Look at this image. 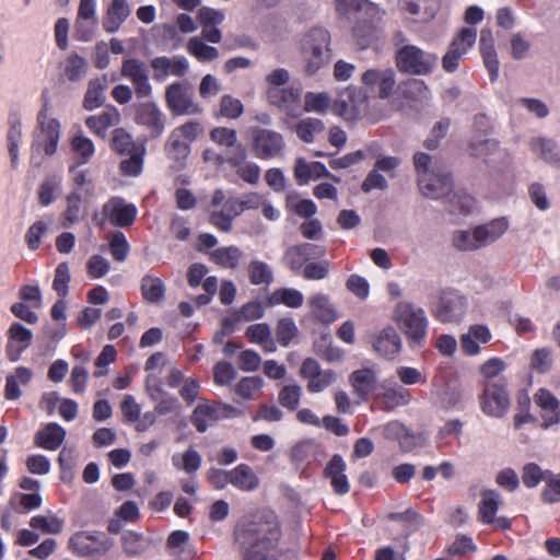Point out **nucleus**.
<instances>
[{"instance_id": "603ef678", "label": "nucleus", "mask_w": 560, "mask_h": 560, "mask_svg": "<svg viewBox=\"0 0 560 560\" xmlns=\"http://www.w3.org/2000/svg\"><path fill=\"white\" fill-rule=\"evenodd\" d=\"M88 71L86 60L75 52H72L66 62L65 74L69 81L77 82L82 80Z\"/></svg>"}, {"instance_id": "f3484780", "label": "nucleus", "mask_w": 560, "mask_h": 560, "mask_svg": "<svg viewBox=\"0 0 560 560\" xmlns=\"http://www.w3.org/2000/svg\"><path fill=\"white\" fill-rule=\"evenodd\" d=\"M266 95L270 105L280 108L292 117L299 115L302 96L301 88L290 86L267 90Z\"/></svg>"}, {"instance_id": "39448f33", "label": "nucleus", "mask_w": 560, "mask_h": 560, "mask_svg": "<svg viewBox=\"0 0 560 560\" xmlns=\"http://www.w3.org/2000/svg\"><path fill=\"white\" fill-rule=\"evenodd\" d=\"M332 112L347 120H358L369 115V95L357 86L342 90L332 102Z\"/></svg>"}, {"instance_id": "f03ea898", "label": "nucleus", "mask_w": 560, "mask_h": 560, "mask_svg": "<svg viewBox=\"0 0 560 560\" xmlns=\"http://www.w3.org/2000/svg\"><path fill=\"white\" fill-rule=\"evenodd\" d=\"M330 34L322 27H314L301 40V52L305 61V71L316 73L331 60L329 48Z\"/></svg>"}, {"instance_id": "f8f14e48", "label": "nucleus", "mask_w": 560, "mask_h": 560, "mask_svg": "<svg viewBox=\"0 0 560 560\" xmlns=\"http://www.w3.org/2000/svg\"><path fill=\"white\" fill-rule=\"evenodd\" d=\"M40 131L33 143V153L44 150L47 155H52L57 150L60 137V125L55 118L47 119V102L37 115Z\"/></svg>"}, {"instance_id": "6ab92c4d", "label": "nucleus", "mask_w": 560, "mask_h": 560, "mask_svg": "<svg viewBox=\"0 0 560 560\" xmlns=\"http://www.w3.org/2000/svg\"><path fill=\"white\" fill-rule=\"evenodd\" d=\"M136 120L149 130L151 138L160 137L164 130L165 117L153 102L141 103L137 107Z\"/></svg>"}, {"instance_id": "864d4df0", "label": "nucleus", "mask_w": 560, "mask_h": 560, "mask_svg": "<svg viewBox=\"0 0 560 560\" xmlns=\"http://www.w3.org/2000/svg\"><path fill=\"white\" fill-rule=\"evenodd\" d=\"M243 112L244 106L242 102L230 94H225L220 98L219 110L215 115L228 119H236Z\"/></svg>"}, {"instance_id": "37998d69", "label": "nucleus", "mask_w": 560, "mask_h": 560, "mask_svg": "<svg viewBox=\"0 0 560 560\" xmlns=\"http://www.w3.org/2000/svg\"><path fill=\"white\" fill-rule=\"evenodd\" d=\"M143 299L150 303H156L164 298L165 287L160 278L147 275L141 280Z\"/></svg>"}, {"instance_id": "bb28decb", "label": "nucleus", "mask_w": 560, "mask_h": 560, "mask_svg": "<svg viewBox=\"0 0 560 560\" xmlns=\"http://www.w3.org/2000/svg\"><path fill=\"white\" fill-rule=\"evenodd\" d=\"M311 315L320 323L330 324L337 319V312L328 295L316 293L308 298Z\"/></svg>"}, {"instance_id": "f704fd0d", "label": "nucleus", "mask_w": 560, "mask_h": 560, "mask_svg": "<svg viewBox=\"0 0 560 560\" xmlns=\"http://www.w3.org/2000/svg\"><path fill=\"white\" fill-rule=\"evenodd\" d=\"M112 149L119 155H130L138 150L145 151L142 144H138L125 129L117 128L113 131Z\"/></svg>"}, {"instance_id": "052dcab7", "label": "nucleus", "mask_w": 560, "mask_h": 560, "mask_svg": "<svg viewBox=\"0 0 560 560\" xmlns=\"http://www.w3.org/2000/svg\"><path fill=\"white\" fill-rule=\"evenodd\" d=\"M61 179L57 176L46 178L39 186L38 199L44 207L49 206L56 199V192L60 190Z\"/></svg>"}, {"instance_id": "79ce46f5", "label": "nucleus", "mask_w": 560, "mask_h": 560, "mask_svg": "<svg viewBox=\"0 0 560 560\" xmlns=\"http://www.w3.org/2000/svg\"><path fill=\"white\" fill-rule=\"evenodd\" d=\"M249 282L254 285H269L273 281V272L268 264L252 260L247 267Z\"/></svg>"}, {"instance_id": "a19ab883", "label": "nucleus", "mask_w": 560, "mask_h": 560, "mask_svg": "<svg viewBox=\"0 0 560 560\" xmlns=\"http://www.w3.org/2000/svg\"><path fill=\"white\" fill-rule=\"evenodd\" d=\"M532 150L539 154L547 163L556 164L560 162V154L557 143L551 139L537 138L530 141Z\"/></svg>"}, {"instance_id": "4c0bfd02", "label": "nucleus", "mask_w": 560, "mask_h": 560, "mask_svg": "<svg viewBox=\"0 0 560 560\" xmlns=\"http://www.w3.org/2000/svg\"><path fill=\"white\" fill-rule=\"evenodd\" d=\"M107 88L106 78H97L93 79L88 84V90L84 95L83 106L88 110H92L94 108L103 105L105 97L104 91Z\"/></svg>"}, {"instance_id": "c9c22d12", "label": "nucleus", "mask_w": 560, "mask_h": 560, "mask_svg": "<svg viewBox=\"0 0 560 560\" xmlns=\"http://www.w3.org/2000/svg\"><path fill=\"white\" fill-rule=\"evenodd\" d=\"M165 150L168 159L174 161L172 165L174 170L179 171L185 167V161L190 152L188 143L178 139V137L170 135Z\"/></svg>"}, {"instance_id": "58836bf2", "label": "nucleus", "mask_w": 560, "mask_h": 560, "mask_svg": "<svg viewBox=\"0 0 560 560\" xmlns=\"http://www.w3.org/2000/svg\"><path fill=\"white\" fill-rule=\"evenodd\" d=\"M242 257L243 252L236 246L220 247L210 254V258L213 262L230 269L237 268Z\"/></svg>"}, {"instance_id": "6e6552de", "label": "nucleus", "mask_w": 560, "mask_h": 560, "mask_svg": "<svg viewBox=\"0 0 560 560\" xmlns=\"http://www.w3.org/2000/svg\"><path fill=\"white\" fill-rule=\"evenodd\" d=\"M165 101L174 115H196L201 108L194 101V89L186 82H175L165 90Z\"/></svg>"}, {"instance_id": "4d7b16f0", "label": "nucleus", "mask_w": 560, "mask_h": 560, "mask_svg": "<svg viewBox=\"0 0 560 560\" xmlns=\"http://www.w3.org/2000/svg\"><path fill=\"white\" fill-rule=\"evenodd\" d=\"M477 31L475 28L463 27L452 39L450 46L453 48H458L457 51L465 56L475 45Z\"/></svg>"}, {"instance_id": "f257e3e1", "label": "nucleus", "mask_w": 560, "mask_h": 560, "mask_svg": "<svg viewBox=\"0 0 560 560\" xmlns=\"http://www.w3.org/2000/svg\"><path fill=\"white\" fill-rule=\"evenodd\" d=\"M281 532L272 514L254 515L237 524L234 540L242 560H296L291 552H281L278 541Z\"/></svg>"}, {"instance_id": "20e7f679", "label": "nucleus", "mask_w": 560, "mask_h": 560, "mask_svg": "<svg viewBox=\"0 0 560 560\" xmlns=\"http://www.w3.org/2000/svg\"><path fill=\"white\" fill-rule=\"evenodd\" d=\"M436 54L425 51L416 45H402L396 48L395 63L401 73L429 75L438 66Z\"/></svg>"}, {"instance_id": "13d9d810", "label": "nucleus", "mask_w": 560, "mask_h": 560, "mask_svg": "<svg viewBox=\"0 0 560 560\" xmlns=\"http://www.w3.org/2000/svg\"><path fill=\"white\" fill-rule=\"evenodd\" d=\"M151 398L158 400L155 412L161 416L175 412L179 408L178 399L167 396L161 387H156L155 390L151 393Z\"/></svg>"}, {"instance_id": "69168bd1", "label": "nucleus", "mask_w": 560, "mask_h": 560, "mask_svg": "<svg viewBox=\"0 0 560 560\" xmlns=\"http://www.w3.org/2000/svg\"><path fill=\"white\" fill-rule=\"evenodd\" d=\"M116 115L104 112L98 116H90L86 118V126L97 136L105 137L106 130L114 125Z\"/></svg>"}, {"instance_id": "cd10ccee", "label": "nucleus", "mask_w": 560, "mask_h": 560, "mask_svg": "<svg viewBox=\"0 0 560 560\" xmlns=\"http://www.w3.org/2000/svg\"><path fill=\"white\" fill-rule=\"evenodd\" d=\"M66 438V430L55 423L46 424L42 430L35 434V443L37 446L45 450L55 451L60 447Z\"/></svg>"}, {"instance_id": "09e8293b", "label": "nucleus", "mask_w": 560, "mask_h": 560, "mask_svg": "<svg viewBox=\"0 0 560 560\" xmlns=\"http://www.w3.org/2000/svg\"><path fill=\"white\" fill-rule=\"evenodd\" d=\"M469 149L472 156L487 161L491 155L498 152L499 142L492 138L477 137L471 140Z\"/></svg>"}, {"instance_id": "0e129e2a", "label": "nucleus", "mask_w": 560, "mask_h": 560, "mask_svg": "<svg viewBox=\"0 0 560 560\" xmlns=\"http://www.w3.org/2000/svg\"><path fill=\"white\" fill-rule=\"evenodd\" d=\"M51 223V219H49L48 221L38 220L28 228L25 234V242L30 249L35 250L39 247L42 236L47 232Z\"/></svg>"}, {"instance_id": "9b49d317", "label": "nucleus", "mask_w": 560, "mask_h": 560, "mask_svg": "<svg viewBox=\"0 0 560 560\" xmlns=\"http://www.w3.org/2000/svg\"><path fill=\"white\" fill-rule=\"evenodd\" d=\"M467 310V302L463 295L454 290L441 292L433 316L442 323H457L462 320Z\"/></svg>"}, {"instance_id": "423d86ee", "label": "nucleus", "mask_w": 560, "mask_h": 560, "mask_svg": "<svg viewBox=\"0 0 560 560\" xmlns=\"http://www.w3.org/2000/svg\"><path fill=\"white\" fill-rule=\"evenodd\" d=\"M114 546V539L100 532H77L68 541L69 550L79 557L106 555Z\"/></svg>"}, {"instance_id": "b1692460", "label": "nucleus", "mask_w": 560, "mask_h": 560, "mask_svg": "<svg viewBox=\"0 0 560 560\" xmlns=\"http://www.w3.org/2000/svg\"><path fill=\"white\" fill-rule=\"evenodd\" d=\"M336 11L349 21L359 20V16H374L376 7L369 0H335Z\"/></svg>"}, {"instance_id": "774afa93", "label": "nucleus", "mask_w": 560, "mask_h": 560, "mask_svg": "<svg viewBox=\"0 0 560 560\" xmlns=\"http://www.w3.org/2000/svg\"><path fill=\"white\" fill-rule=\"evenodd\" d=\"M453 245L459 250H475L479 248L476 230L456 231L452 237Z\"/></svg>"}, {"instance_id": "2f4dec72", "label": "nucleus", "mask_w": 560, "mask_h": 560, "mask_svg": "<svg viewBox=\"0 0 560 560\" xmlns=\"http://www.w3.org/2000/svg\"><path fill=\"white\" fill-rule=\"evenodd\" d=\"M508 228L509 222L505 218L494 219L487 224L475 228L479 248L495 242L505 233Z\"/></svg>"}, {"instance_id": "de8ad7c7", "label": "nucleus", "mask_w": 560, "mask_h": 560, "mask_svg": "<svg viewBox=\"0 0 560 560\" xmlns=\"http://www.w3.org/2000/svg\"><path fill=\"white\" fill-rule=\"evenodd\" d=\"M187 50L201 62L212 61L219 57V51L215 47L206 45L197 36L188 40Z\"/></svg>"}, {"instance_id": "c03bdc74", "label": "nucleus", "mask_w": 560, "mask_h": 560, "mask_svg": "<svg viewBox=\"0 0 560 560\" xmlns=\"http://www.w3.org/2000/svg\"><path fill=\"white\" fill-rule=\"evenodd\" d=\"M324 129V122L312 117L304 118L295 125L296 136L306 143L312 142L315 136L322 133Z\"/></svg>"}, {"instance_id": "6e6d98bb", "label": "nucleus", "mask_w": 560, "mask_h": 560, "mask_svg": "<svg viewBox=\"0 0 560 560\" xmlns=\"http://www.w3.org/2000/svg\"><path fill=\"white\" fill-rule=\"evenodd\" d=\"M413 165L417 172V183H422L423 187H429V174L434 172L432 168V156L424 152H417L413 155Z\"/></svg>"}, {"instance_id": "ea45409f", "label": "nucleus", "mask_w": 560, "mask_h": 560, "mask_svg": "<svg viewBox=\"0 0 560 560\" xmlns=\"http://www.w3.org/2000/svg\"><path fill=\"white\" fill-rule=\"evenodd\" d=\"M303 294L292 288L278 289L268 299L270 305L284 304L288 307L298 308L303 304Z\"/></svg>"}, {"instance_id": "4be33fe9", "label": "nucleus", "mask_w": 560, "mask_h": 560, "mask_svg": "<svg viewBox=\"0 0 560 560\" xmlns=\"http://www.w3.org/2000/svg\"><path fill=\"white\" fill-rule=\"evenodd\" d=\"M373 349L378 355L392 360L401 350V339L393 327H386L375 337Z\"/></svg>"}, {"instance_id": "aec40b11", "label": "nucleus", "mask_w": 560, "mask_h": 560, "mask_svg": "<svg viewBox=\"0 0 560 560\" xmlns=\"http://www.w3.org/2000/svg\"><path fill=\"white\" fill-rule=\"evenodd\" d=\"M7 334V357L11 362H15L21 358L22 352L31 345L33 332L20 323H12Z\"/></svg>"}, {"instance_id": "2eb2a0df", "label": "nucleus", "mask_w": 560, "mask_h": 560, "mask_svg": "<svg viewBox=\"0 0 560 560\" xmlns=\"http://www.w3.org/2000/svg\"><path fill=\"white\" fill-rule=\"evenodd\" d=\"M300 374L307 381L306 388L310 393H320L337 381L335 371L323 370L318 361L313 358L302 362Z\"/></svg>"}, {"instance_id": "e2e57ef3", "label": "nucleus", "mask_w": 560, "mask_h": 560, "mask_svg": "<svg viewBox=\"0 0 560 560\" xmlns=\"http://www.w3.org/2000/svg\"><path fill=\"white\" fill-rule=\"evenodd\" d=\"M298 331V327L292 318L284 317L277 323V340L283 347H288L290 345L292 339L296 337Z\"/></svg>"}, {"instance_id": "dca6fc26", "label": "nucleus", "mask_w": 560, "mask_h": 560, "mask_svg": "<svg viewBox=\"0 0 560 560\" xmlns=\"http://www.w3.org/2000/svg\"><path fill=\"white\" fill-rule=\"evenodd\" d=\"M137 213L136 206L127 203L120 197H113L103 206V214L114 226H130L135 222Z\"/></svg>"}, {"instance_id": "72a5a7b5", "label": "nucleus", "mask_w": 560, "mask_h": 560, "mask_svg": "<svg viewBox=\"0 0 560 560\" xmlns=\"http://www.w3.org/2000/svg\"><path fill=\"white\" fill-rule=\"evenodd\" d=\"M401 96L408 101L422 102L430 97L428 85L419 79H407L397 85Z\"/></svg>"}, {"instance_id": "5701e85b", "label": "nucleus", "mask_w": 560, "mask_h": 560, "mask_svg": "<svg viewBox=\"0 0 560 560\" xmlns=\"http://www.w3.org/2000/svg\"><path fill=\"white\" fill-rule=\"evenodd\" d=\"M429 187H423L422 183H418L421 194L431 199H439L451 194L453 188L452 177L446 172H432L429 174Z\"/></svg>"}, {"instance_id": "5fc2aeb1", "label": "nucleus", "mask_w": 560, "mask_h": 560, "mask_svg": "<svg viewBox=\"0 0 560 560\" xmlns=\"http://www.w3.org/2000/svg\"><path fill=\"white\" fill-rule=\"evenodd\" d=\"M71 149L79 159V164H85L94 154V144L92 140L83 135H77L71 140Z\"/></svg>"}, {"instance_id": "8fccbe9b", "label": "nucleus", "mask_w": 560, "mask_h": 560, "mask_svg": "<svg viewBox=\"0 0 560 560\" xmlns=\"http://www.w3.org/2000/svg\"><path fill=\"white\" fill-rule=\"evenodd\" d=\"M383 404L388 409H394L398 406H406L411 400V394L402 386H393L385 389L382 395Z\"/></svg>"}, {"instance_id": "4468645a", "label": "nucleus", "mask_w": 560, "mask_h": 560, "mask_svg": "<svg viewBox=\"0 0 560 560\" xmlns=\"http://www.w3.org/2000/svg\"><path fill=\"white\" fill-rule=\"evenodd\" d=\"M240 415L241 411L238 409L228 404H199L192 411L191 423L198 432L202 433L207 431L211 423Z\"/></svg>"}, {"instance_id": "1a4fd4ad", "label": "nucleus", "mask_w": 560, "mask_h": 560, "mask_svg": "<svg viewBox=\"0 0 560 560\" xmlns=\"http://www.w3.org/2000/svg\"><path fill=\"white\" fill-rule=\"evenodd\" d=\"M480 406L485 413L500 418L510 407V398L503 380L487 381L480 395Z\"/></svg>"}, {"instance_id": "c85d7f7f", "label": "nucleus", "mask_w": 560, "mask_h": 560, "mask_svg": "<svg viewBox=\"0 0 560 560\" xmlns=\"http://www.w3.org/2000/svg\"><path fill=\"white\" fill-rule=\"evenodd\" d=\"M130 8L126 0H113L103 19V27L107 33H115L124 21L130 15Z\"/></svg>"}, {"instance_id": "bf43d9fd", "label": "nucleus", "mask_w": 560, "mask_h": 560, "mask_svg": "<svg viewBox=\"0 0 560 560\" xmlns=\"http://www.w3.org/2000/svg\"><path fill=\"white\" fill-rule=\"evenodd\" d=\"M545 488L541 491L540 498L547 504H553L560 501V474L548 471L545 481Z\"/></svg>"}, {"instance_id": "680f3d73", "label": "nucleus", "mask_w": 560, "mask_h": 560, "mask_svg": "<svg viewBox=\"0 0 560 560\" xmlns=\"http://www.w3.org/2000/svg\"><path fill=\"white\" fill-rule=\"evenodd\" d=\"M264 381L259 376L243 377L236 385L235 392L244 399H254L261 389Z\"/></svg>"}, {"instance_id": "0eeeda50", "label": "nucleus", "mask_w": 560, "mask_h": 560, "mask_svg": "<svg viewBox=\"0 0 560 560\" xmlns=\"http://www.w3.org/2000/svg\"><path fill=\"white\" fill-rule=\"evenodd\" d=\"M249 132L252 150L256 158L268 160L282 155L285 142L281 133L260 127H250Z\"/></svg>"}, {"instance_id": "7c9ffc66", "label": "nucleus", "mask_w": 560, "mask_h": 560, "mask_svg": "<svg viewBox=\"0 0 560 560\" xmlns=\"http://www.w3.org/2000/svg\"><path fill=\"white\" fill-rule=\"evenodd\" d=\"M230 483L241 491H253L259 486V478L247 464H240L230 470Z\"/></svg>"}, {"instance_id": "7ed1b4c3", "label": "nucleus", "mask_w": 560, "mask_h": 560, "mask_svg": "<svg viewBox=\"0 0 560 560\" xmlns=\"http://www.w3.org/2000/svg\"><path fill=\"white\" fill-rule=\"evenodd\" d=\"M394 319L410 346L422 345L428 329V318L422 308L409 302H399L394 310Z\"/></svg>"}, {"instance_id": "a18cd8bd", "label": "nucleus", "mask_w": 560, "mask_h": 560, "mask_svg": "<svg viewBox=\"0 0 560 560\" xmlns=\"http://www.w3.org/2000/svg\"><path fill=\"white\" fill-rule=\"evenodd\" d=\"M30 527L43 534H59L63 529V521L56 515H36L30 520Z\"/></svg>"}, {"instance_id": "a878e982", "label": "nucleus", "mask_w": 560, "mask_h": 560, "mask_svg": "<svg viewBox=\"0 0 560 560\" xmlns=\"http://www.w3.org/2000/svg\"><path fill=\"white\" fill-rule=\"evenodd\" d=\"M349 382L353 388V393L361 400H366L376 388L377 377L372 369L365 368L353 371L349 375Z\"/></svg>"}, {"instance_id": "338daca9", "label": "nucleus", "mask_w": 560, "mask_h": 560, "mask_svg": "<svg viewBox=\"0 0 560 560\" xmlns=\"http://www.w3.org/2000/svg\"><path fill=\"white\" fill-rule=\"evenodd\" d=\"M549 470H542L536 463H528L522 469V480L527 488H535L546 481Z\"/></svg>"}, {"instance_id": "a211bd4d", "label": "nucleus", "mask_w": 560, "mask_h": 560, "mask_svg": "<svg viewBox=\"0 0 560 560\" xmlns=\"http://www.w3.org/2000/svg\"><path fill=\"white\" fill-rule=\"evenodd\" d=\"M150 67L153 69L154 79L163 81L167 75L185 77L189 69V62L184 56H161L151 59Z\"/></svg>"}, {"instance_id": "3c124183", "label": "nucleus", "mask_w": 560, "mask_h": 560, "mask_svg": "<svg viewBox=\"0 0 560 560\" xmlns=\"http://www.w3.org/2000/svg\"><path fill=\"white\" fill-rule=\"evenodd\" d=\"M332 107L331 98L328 93L307 92L304 97V110L326 114L329 107Z\"/></svg>"}, {"instance_id": "473e14b6", "label": "nucleus", "mask_w": 560, "mask_h": 560, "mask_svg": "<svg viewBox=\"0 0 560 560\" xmlns=\"http://www.w3.org/2000/svg\"><path fill=\"white\" fill-rule=\"evenodd\" d=\"M501 495L492 489L481 492V500L479 503V520L485 524L494 522V515L499 509Z\"/></svg>"}, {"instance_id": "393cba45", "label": "nucleus", "mask_w": 560, "mask_h": 560, "mask_svg": "<svg viewBox=\"0 0 560 560\" xmlns=\"http://www.w3.org/2000/svg\"><path fill=\"white\" fill-rule=\"evenodd\" d=\"M346 463L342 457L335 454L324 469V476L330 479L331 487L337 494H346L349 491V482L345 475Z\"/></svg>"}, {"instance_id": "9d476101", "label": "nucleus", "mask_w": 560, "mask_h": 560, "mask_svg": "<svg viewBox=\"0 0 560 560\" xmlns=\"http://www.w3.org/2000/svg\"><path fill=\"white\" fill-rule=\"evenodd\" d=\"M120 73L122 78L130 81L138 98H148L152 95L150 70L144 61L137 58L124 59Z\"/></svg>"}, {"instance_id": "ddd939ff", "label": "nucleus", "mask_w": 560, "mask_h": 560, "mask_svg": "<svg viewBox=\"0 0 560 560\" xmlns=\"http://www.w3.org/2000/svg\"><path fill=\"white\" fill-rule=\"evenodd\" d=\"M364 91L376 92L381 100H387L396 86V72L393 68H371L362 73Z\"/></svg>"}, {"instance_id": "49530a36", "label": "nucleus", "mask_w": 560, "mask_h": 560, "mask_svg": "<svg viewBox=\"0 0 560 560\" xmlns=\"http://www.w3.org/2000/svg\"><path fill=\"white\" fill-rule=\"evenodd\" d=\"M404 4L418 22H427L434 16L435 5L430 0H404Z\"/></svg>"}, {"instance_id": "c756f323", "label": "nucleus", "mask_w": 560, "mask_h": 560, "mask_svg": "<svg viewBox=\"0 0 560 560\" xmlns=\"http://www.w3.org/2000/svg\"><path fill=\"white\" fill-rule=\"evenodd\" d=\"M294 176L300 185L307 184L311 179L330 177V173L320 162L308 163L305 159L299 158L294 166Z\"/></svg>"}, {"instance_id": "412c9836", "label": "nucleus", "mask_w": 560, "mask_h": 560, "mask_svg": "<svg viewBox=\"0 0 560 560\" xmlns=\"http://www.w3.org/2000/svg\"><path fill=\"white\" fill-rule=\"evenodd\" d=\"M535 402L541 409L544 429H548L560 421V401L550 390L540 388L534 396Z\"/></svg>"}, {"instance_id": "e433bc0d", "label": "nucleus", "mask_w": 560, "mask_h": 560, "mask_svg": "<svg viewBox=\"0 0 560 560\" xmlns=\"http://www.w3.org/2000/svg\"><path fill=\"white\" fill-rule=\"evenodd\" d=\"M372 18L359 16V20H352L354 23L352 28L353 38L361 49L369 47L375 39V30L371 22Z\"/></svg>"}]
</instances>
